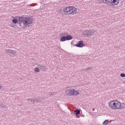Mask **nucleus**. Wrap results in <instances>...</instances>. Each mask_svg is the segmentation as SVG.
Returning a JSON list of instances; mask_svg holds the SVG:
<instances>
[{"label":"nucleus","mask_w":125,"mask_h":125,"mask_svg":"<svg viewBox=\"0 0 125 125\" xmlns=\"http://www.w3.org/2000/svg\"><path fill=\"white\" fill-rule=\"evenodd\" d=\"M18 19L20 23L23 24V26L33 24V18L31 17H19Z\"/></svg>","instance_id":"nucleus-1"},{"label":"nucleus","mask_w":125,"mask_h":125,"mask_svg":"<svg viewBox=\"0 0 125 125\" xmlns=\"http://www.w3.org/2000/svg\"><path fill=\"white\" fill-rule=\"evenodd\" d=\"M108 106L111 109L118 110L122 108V104L118 101H111L108 102Z\"/></svg>","instance_id":"nucleus-2"},{"label":"nucleus","mask_w":125,"mask_h":125,"mask_svg":"<svg viewBox=\"0 0 125 125\" xmlns=\"http://www.w3.org/2000/svg\"><path fill=\"white\" fill-rule=\"evenodd\" d=\"M65 94L68 95V96H77V95L80 94V92L75 89L71 88L65 90Z\"/></svg>","instance_id":"nucleus-3"},{"label":"nucleus","mask_w":125,"mask_h":125,"mask_svg":"<svg viewBox=\"0 0 125 125\" xmlns=\"http://www.w3.org/2000/svg\"><path fill=\"white\" fill-rule=\"evenodd\" d=\"M95 34V30H86L83 32V35L86 38H89L91 36H94Z\"/></svg>","instance_id":"nucleus-4"},{"label":"nucleus","mask_w":125,"mask_h":125,"mask_svg":"<svg viewBox=\"0 0 125 125\" xmlns=\"http://www.w3.org/2000/svg\"><path fill=\"white\" fill-rule=\"evenodd\" d=\"M78 13V10L74 7L69 6V15H74Z\"/></svg>","instance_id":"nucleus-5"},{"label":"nucleus","mask_w":125,"mask_h":125,"mask_svg":"<svg viewBox=\"0 0 125 125\" xmlns=\"http://www.w3.org/2000/svg\"><path fill=\"white\" fill-rule=\"evenodd\" d=\"M37 67L40 68L41 71L42 72H46L47 71V67L45 65H42V64H38Z\"/></svg>","instance_id":"nucleus-6"},{"label":"nucleus","mask_w":125,"mask_h":125,"mask_svg":"<svg viewBox=\"0 0 125 125\" xmlns=\"http://www.w3.org/2000/svg\"><path fill=\"white\" fill-rule=\"evenodd\" d=\"M5 51L8 53V54H12L13 55L16 56L17 54L16 51L12 50L10 49H6L5 50Z\"/></svg>","instance_id":"nucleus-7"},{"label":"nucleus","mask_w":125,"mask_h":125,"mask_svg":"<svg viewBox=\"0 0 125 125\" xmlns=\"http://www.w3.org/2000/svg\"><path fill=\"white\" fill-rule=\"evenodd\" d=\"M63 13H64L65 15H70V6L66 7L63 9Z\"/></svg>","instance_id":"nucleus-8"},{"label":"nucleus","mask_w":125,"mask_h":125,"mask_svg":"<svg viewBox=\"0 0 125 125\" xmlns=\"http://www.w3.org/2000/svg\"><path fill=\"white\" fill-rule=\"evenodd\" d=\"M83 42L82 41H79L78 43L75 44V46H76V47H83Z\"/></svg>","instance_id":"nucleus-9"},{"label":"nucleus","mask_w":125,"mask_h":125,"mask_svg":"<svg viewBox=\"0 0 125 125\" xmlns=\"http://www.w3.org/2000/svg\"><path fill=\"white\" fill-rule=\"evenodd\" d=\"M105 3L109 5V6H113L112 0H105Z\"/></svg>","instance_id":"nucleus-10"},{"label":"nucleus","mask_w":125,"mask_h":125,"mask_svg":"<svg viewBox=\"0 0 125 125\" xmlns=\"http://www.w3.org/2000/svg\"><path fill=\"white\" fill-rule=\"evenodd\" d=\"M112 0V6L115 5H118L120 2V0Z\"/></svg>","instance_id":"nucleus-11"},{"label":"nucleus","mask_w":125,"mask_h":125,"mask_svg":"<svg viewBox=\"0 0 125 125\" xmlns=\"http://www.w3.org/2000/svg\"><path fill=\"white\" fill-rule=\"evenodd\" d=\"M66 41H71V40H73V37L71 35H67L65 36Z\"/></svg>","instance_id":"nucleus-12"},{"label":"nucleus","mask_w":125,"mask_h":125,"mask_svg":"<svg viewBox=\"0 0 125 125\" xmlns=\"http://www.w3.org/2000/svg\"><path fill=\"white\" fill-rule=\"evenodd\" d=\"M74 112L75 113V115H80L81 114V111L79 109L74 110Z\"/></svg>","instance_id":"nucleus-13"},{"label":"nucleus","mask_w":125,"mask_h":125,"mask_svg":"<svg viewBox=\"0 0 125 125\" xmlns=\"http://www.w3.org/2000/svg\"><path fill=\"white\" fill-rule=\"evenodd\" d=\"M66 41V36H62L60 38V42H65Z\"/></svg>","instance_id":"nucleus-14"},{"label":"nucleus","mask_w":125,"mask_h":125,"mask_svg":"<svg viewBox=\"0 0 125 125\" xmlns=\"http://www.w3.org/2000/svg\"><path fill=\"white\" fill-rule=\"evenodd\" d=\"M34 100H35V102H36H36H40L42 100V99L40 98H36L34 99Z\"/></svg>","instance_id":"nucleus-15"},{"label":"nucleus","mask_w":125,"mask_h":125,"mask_svg":"<svg viewBox=\"0 0 125 125\" xmlns=\"http://www.w3.org/2000/svg\"><path fill=\"white\" fill-rule=\"evenodd\" d=\"M34 71L36 73H40V72L41 71V68H40V67H37L34 69Z\"/></svg>","instance_id":"nucleus-16"},{"label":"nucleus","mask_w":125,"mask_h":125,"mask_svg":"<svg viewBox=\"0 0 125 125\" xmlns=\"http://www.w3.org/2000/svg\"><path fill=\"white\" fill-rule=\"evenodd\" d=\"M12 22L14 24H17V23H18V20L17 19H13Z\"/></svg>","instance_id":"nucleus-17"},{"label":"nucleus","mask_w":125,"mask_h":125,"mask_svg":"<svg viewBox=\"0 0 125 125\" xmlns=\"http://www.w3.org/2000/svg\"><path fill=\"white\" fill-rule=\"evenodd\" d=\"M26 100H28V101H30V102L35 103V99L29 98L28 99H26Z\"/></svg>","instance_id":"nucleus-18"},{"label":"nucleus","mask_w":125,"mask_h":125,"mask_svg":"<svg viewBox=\"0 0 125 125\" xmlns=\"http://www.w3.org/2000/svg\"><path fill=\"white\" fill-rule=\"evenodd\" d=\"M125 103H122L121 104V108L120 109H125Z\"/></svg>","instance_id":"nucleus-19"},{"label":"nucleus","mask_w":125,"mask_h":125,"mask_svg":"<svg viewBox=\"0 0 125 125\" xmlns=\"http://www.w3.org/2000/svg\"><path fill=\"white\" fill-rule=\"evenodd\" d=\"M93 67H89L87 68L86 69H83V71H85L86 70H88V71H90V70H92Z\"/></svg>","instance_id":"nucleus-20"},{"label":"nucleus","mask_w":125,"mask_h":125,"mask_svg":"<svg viewBox=\"0 0 125 125\" xmlns=\"http://www.w3.org/2000/svg\"><path fill=\"white\" fill-rule=\"evenodd\" d=\"M108 123H109V120H105V121L103 123V125H107V124H108Z\"/></svg>","instance_id":"nucleus-21"},{"label":"nucleus","mask_w":125,"mask_h":125,"mask_svg":"<svg viewBox=\"0 0 125 125\" xmlns=\"http://www.w3.org/2000/svg\"><path fill=\"white\" fill-rule=\"evenodd\" d=\"M120 77H122V78H125V73H121L120 74Z\"/></svg>","instance_id":"nucleus-22"},{"label":"nucleus","mask_w":125,"mask_h":125,"mask_svg":"<svg viewBox=\"0 0 125 125\" xmlns=\"http://www.w3.org/2000/svg\"><path fill=\"white\" fill-rule=\"evenodd\" d=\"M0 108H5V105H3V104H0Z\"/></svg>","instance_id":"nucleus-23"},{"label":"nucleus","mask_w":125,"mask_h":125,"mask_svg":"<svg viewBox=\"0 0 125 125\" xmlns=\"http://www.w3.org/2000/svg\"><path fill=\"white\" fill-rule=\"evenodd\" d=\"M54 94V93L52 92V93H49L48 95L51 96L53 95Z\"/></svg>","instance_id":"nucleus-24"},{"label":"nucleus","mask_w":125,"mask_h":125,"mask_svg":"<svg viewBox=\"0 0 125 125\" xmlns=\"http://www.w3.org/2000/svg\"><path fill=\"white\" fill-rule=\"evenodd\" d=\"M76 116V118H77V119H79L80 118V115H75Z\"/></svg>","instance_id":"nucleus-25"},{"label":"nucleus","mask_w":125,"mask_h":125,"mask_svg":"<svg viewBox=\"0 0 125 125\" xmlns=\"http://www.w3.org/2000/svg\"><path fill=\"white\" fill-rule=\"evenodd\" d=\"M1 88H2V85L0 84V89H1Z\"/></svg>","instance_id":"nucleus-26"},{"label":"nucleus","mask_w":125,"mask_h":125,"mask_svg":"<svg viewBox=\"0 0 125 125\" xmlns=\"http://www.w3.org/2000/svg\"><path fill=\"white\" fill-rule=\"evenodd\" d=\"M36 65H37L36 63H34L33 64V66H36Z\"/></svg>","instance_id":"nucleus-27"},{"label":"nucleus","mask_w":125,"mask_h":125,"mask_svg":"<svg viewBox=\"0 0 125 125\" xmlns=\"http://www.w3.org/2000/svg\"><path fill=\"white\" fill-rule=\"evenodd\" d=\"M123 83L125 84V80L123 82Z\"/></svg>","instance_id":"nucleus-28"},{"label":"nucleus","mask_w":125,"mask_h":125,"mask_svg":"<svg viewBox=\"0 0 125 125\" xmlns=\"http://www.w3.org/2000/svg\"><path fill=\"white\" fill-rule=\"evenodd\" d=\"M94 110H95V109H94V108L92 109V111H94Z\"/></svg>","instance_id":"nucleus-29"}]
</instances>
